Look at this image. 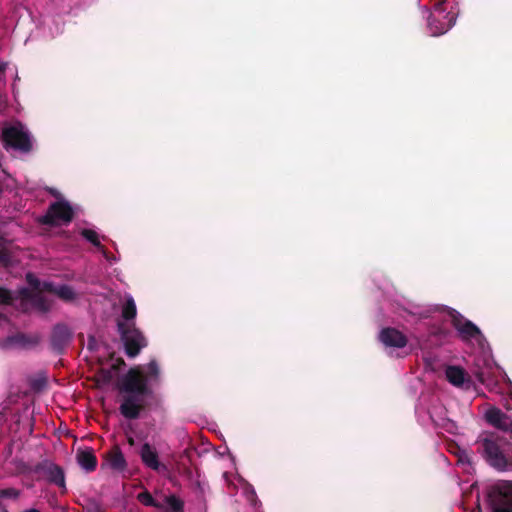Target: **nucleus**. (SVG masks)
<instances>
[{"instance_id": "f257e3e1", "label": "nucleus", "mask_w": 512, "mask_h": 512, "mask_svg": "<svg viewBox=\"0 0 512 512\" xmlns=\"http://www.w3.org/2000/svg\"><path fill=\"white\" fill-rule=\"evenodd\" d=\"M159 375L160 368L157 361L151 360L145 370L141 367H132L121 377L117 388L120 393L126 394L119 407L124 418L129 420L139 418L145 408L143 398L152 393L149 383L158 380Z\"/></svg>"}, {"instance_id": "f03ea898", "label": "nucleus", "mask_w": 512, "mask_h": 512, "mask_svg": "<svg viewBox=\"0 0 512 512\" xmlns=\"http://www.w3.org/2000/svg\"><path fill=\"white\" fill-rule=\"evenodd\" d=\"M477 452L497 471L512 467V443L497 433L482 434L476 441Z\"/></svg>"}, {"instance_id": "7ed1b4c3", "label": "nucleus", "mask_w": 512, "mask_h": 512, "mask_svg": "<svg viewBox=\"0 0 512 512\" xmlns=\"http://www.w3.org/2000/svg\"><path fill=\"white\" fill-rule=\"evenodd\" d=\"M117 329L124 345L125 354L128 357L135 358L148 345L146 337L135 326V323L118 322Z\"/></svg>"}, {"instance_id": "20e7f679", "label": "nucleus", "mask_w": 512, "mask_h": 512, "mask_svg": "<svg viewBox=\"0 0 512 512\" xmlns=\"http://www.w3.org/2000/svg\"><path fill=\"white\" fill-rule=\"evenodd\" d=\"M2 140L6 150L13 149L22 153H29L33 148L30 134L24 130L21 123L3 128Z\"/></svg>"}, {"instance_id": "39448f33", "label": "nucleus", "mask_w": 512, "mask_h": 512, "mask_svg": "<svg viewBox=\"0 0 512 512\" xmlns=\"http://www.w3.org/2000/svg\"><path fill=\"white\" fill-rule=\"evenodd\" d=\"M33 471L38 475V479H44L48 483L56 485L61 494L67 492L65 472L58 464L50 460H43L35 465Z\"/></svg>"}, {"instance_id": "423d86ee", "label": "nucleus", "mask_w": 512, "mask_h": 512, "mask_svg": "<svg viewBox=\"0 0 512 512\" xmlns=\"http://www.w3.org/2000/svg\"><path fill=\"white\" fill-rule=\"evenodd\" d=\"M74 211L66 201H56L50 204L46 213L39 218V223L47 226L68 224L73 220Z\"/></svg>"}, {"instance_id": "0eeeda50", "label": "nucleus", "mask_w": 512, "mask_h": 512, "mask_svg": "<svg viewBox=\"0 0 512 512\" xmlns=\"http://www.w3.org/2000/svg\"><path fill=\"white\" fill-rule=\"evenodd\" d=\"M451 324L458 332L459 337L463 341L475 339L479 341L484 338L481 330L470 320L466 319L462 314L456 310L450 312Z\"/></svg>"}, {"instance_id": "6e6552de", "label": "nucleus", "mask_w": 512, "mask_h": 512, "mask_svg": "<svg viewBox=\"0 0 512 512\" xmlns=\"http://www.w3.org/2000/svg\"><path fill=\"white\" fill-rule=\"evenodd\" d=\"M71 334L66 325L57 324L51 334V349L57 354H62L66 346L69 344Z\"/></svg>"}, {"instance_id": "1a4fd4ad", "label": "nucleus", "mask_w": 512, "mask_h": 512, "mask_svg": "<svg viewBox=\"0 0 512 512\" xmlns=\"http://www.w3.org/2000/svg\"><path fill=\"white\" fill-rule=\"evenodd\" d=\"M476 379L485 385L490 391H494L498 386L497 369L489 363L484 366H477L473 371Z\"/></svg>"}, {"instance_id": "9d476101", "label": "nucleus", "mask_w": 512, "mask_h": 512, "mask_svg": "<svg viewBox=\"0 0 512 512\" xmlns=\"http://www.w3.org/2000/svg\"><path fill=\"white\" fill-rule=\"evenodd\" d=\"M379 339L387 347L403 348L408 343L407 337L402 332L391 327L383 328Z\"/></svg>"}, {"instance_id": "9b49d317", "label": "nucleus", "mask_w": 512, "mask_h": 512, "mask_svg": "<svg viewBox=\"0 0 512 512\" xmlns=\"http://www.w3.org/2000/svg\"><path fill=\"white\" fill-rule=\"evenodd\" d=\"M105 464L112 470L122 472L127 467L126 459L118 445L113 446L104 455ZM104 465V463L102 464Z\"/></svg>"}, {"instance_id": "f8f14e48", "label": "nucleus", "mask_w": 512, "mask_h": 512, "mask_svg": "<svg viewBox=\"0 0 512 512\" xmlns=\"http://www.w3.org/2000/svg\"><path fill=\"white\" fill-rule=\"evenodd\" d=\"M493 512H512V483L499 489L498 498L493 504Z\"/></svg>"}, {"instance_id": "ddd939ff", "label": "nucleus", "mask_w": 512, "mask_h": 512, "mask_svg": "<svg viewBox=\"0 0 512 512\" xmlns=\"http://www.w3.org/2000/svg\"><path fill=\"white\" fill-rule=\"evenodd\" d=\"M139 455L146 467L154 471H158L160 469L161 464L158 453L149 443L146 442L142 445Z\"/></svg>"}, {"instance_id": "4468645a", "label": "nucleus", "mask_w": 512, "mask_h": 512, "mask_svg": "<svg viewBox=\"0 0 512 512\" xmlns=\"http://www.w3.org/2000/svg\"><path fill=\"white\" fill-rule=\"evenodd\" d=\"M42 289L45 292L57 295L61 300L66 302L73 301L76 298L73 288L69 285L56 287L52 282H43Z\"/></svg>"}, {"instance_id": "2eb2a0df", "label": "nucleus", "mask_w": 512, "mask_h": 512, "mask_svg": "<svg viewBox=\"0 0 512 512\" xmlns=\"http://www.w3.org/2000/svg\"><path fill=\"white\" fill-rule=\"evenodd\" d=\"M76 459L80 467L88 473L95 471L97 468V458L92 448L79 450Z\"/></svg>"}, {"instance_id": "dca6fc26", "label": "nucleus", "mask_w": 512, "mask_h": 512, "mask_svg": "<svg viewBox=\"0 0 512 512\" xmlns=\"http://www.w3.org/2000/svg\"><path fill=\"white\" fill-rule=\"evenodd\" d=\"M445 375L449 383L456 387H463L469 380L465 370L459 366H448Z\"/></svg>"}, {"instance_id": "f3484780", "label": "nucleus", "mask_w": 512, "mask_h": 512, "mask_svg": "<svg viewBox=\"0 0 512 512\" xmlns=\"http://www.w3.org/2000/svg\"><path fill=\"white\" fill-rule=\"evenodd\" d=\"M444 18L447 19V23H439L434 16H430L429 18V26L432 30L433 35H441L446 33L455 23V15L451 13H447Z\"/></svg>"}, {"instance_id": "a211bd4d", "label": "nucleus", "mask_w": 512, "mask_h": 512, "mask_svg": "<svg viewBox=\"0 0 512 512\" xmlns=\"http://www.w3.org/2000/svg\"><path fill=\"white\" fill-rule=\"evenodd\" d=\"M136 315H137V308H136L135 301L131 296H129L126 299V301L122 307L121 316L124 320L122 322L123 323H135L134 319L136 318Z\"/></svg>"}, {"instance_id": "6ab92c4d", "label": "nucleus", "mask_w": 512, "mask_h": 512, "mask_svg": "<svg viewBox=\"0 0 512 512\" xmlns=\"http://www.w3.org/2000/svg\"><path fill=\"white\" fill-rule=\"evenodd\" d=\"M164 509L165 512H184V502L174 494L165 496L164 498Z\"/></svg>"}, {"instance_id": "aec40b11", "label": "nucleus", "mask_w": 512, "mask_h": 512, "mask_svg": "<svg viewBox=\"0 0 512 512\" xmlns=\"http://www.w3.org/2000/svg\"><path fill=\"white\" fill-rule=\"evenodd\" d=\"M137 500L144 506L164 509V504L156 501L148 490H144L137 495Z\"/></svg>"}, {"instance_id": "412c9836", "label": "nucleus", "mask_w": 512, "mask_h": 512, "mask_svg": "<svg viewBox=\"0 0 512 512\" xmlns=\"http://www.w3.org/2000/svg\"><path fill=\"white\" fill-rule=\"evenodd\" d=\"M80 234L83 238H85L87 241H89L93 246H95L99 250H101L104 255H106L105 248L100 243L99 235L96 231H94L92 229H83Z\"/></svg>"}, {"instance_id": "4be33fe9", "label": "nucleus", "mask_w": 512, "mask_h": 512, "mask_svg": "<svg viewBox=\"0 0 512 512\" xmlns=\"http://www.w3.org/2000/svg\"><path fill=\"white\" fill-rule=\"evenodd\" d=\"M504 416L505 413L495 407L488 409L485 414L486 421L495 428H497Z\"/></svg>"}, {"instance_id": "5701e85b", "label": "nucleus", "mask_w": 512, "mask_h": 512, "mask_svg": "<svg viewBox=\"0 0 512 512\" xmlns=\"http://www.w3.org/2000/svg\"><path fill=\"white\" fill-rule=\"evenodd\" d=\"M31 304L41 312H48L51 309L50 301L41 295V292L37 293L35 297H33Z\"/></svg>"}, {"instance_id": "b1692460", "label": "nucleus", "mask_w": 512, "mask_h": 512, "mask_svg": "<svg viewBox=\"0 0 512 512\" xmlns=\"http://www.w3.org/2000/svg\"><path fill=\"white\" fill-rule=\"evenodd\" d=\"M26 281L37 293L45 292L42 289L43 283H41L40 280L33 273L29 272L26 274Z\"/></svg>"}, {"instance_id": "393cba45", "label": "nucleus", "mask_w": 512, "mask_h": 512, "mask_svg": "<svg viewBox=\"0 0 512 512\" xmlns=\"http://www.w3.org/2000/svg\"><path fill=\"white\" fill-rule=\"evenodd\" d=\"M497 429L510 434V436L512 437V418L505 414L500 424L497 426Z\"/></svg>"}, {"instance_id": "a878e982", "label": "nucleus", "mask_w": 512, "mask_h": 512, "mask_svg": "<svg viewBox=\"0 0 512 512\" xmlns=\"http://www.w3.org/2000/svg\"><path fill=\"white\" fill-rule=\"evenodd\" d=\"M13 301L11 292L3 287H0V305H10Z\"/></svg>"}, {"instance_id": "bb28decb", "label": "nucleus", "mask_w": 512, "mask_h": 512, "mask_svg": "<svg viewBox=\"0 0 512 512\" xmlns=\"http://www.w3.org/2000/svg\"><path fill=\"white\" fill-rule=\"evenodd\" d=\"M11 264V254L8 249L0 248V265L8 267Z\"/></svg>"}, {"instance_id": "cd10ccee", "label": "nucleus", "mask_w": 512, "mask_h": 512, "mask_svg": "<svg viewBox=\"0 0 512 512\" xmlns=\"http://www.w3.org/2000/svg\"><path fill=\"white\" fill-rule=\"evenodd\" d=\"M19 494V491L15 488L0 489V498L17 499L19 497Z\"/></svg>"}, {"instance_id": "c85d7f7f", "label": "nucleus", "mask_w": 512, "mask_h": 512, "mask_svg": "<svg viewBox=\"0 0 512 512\" xmlns=\"http://www.w3.org/2000/svg\"><path fill=\"white\" fill-rule=\"evenodd\" d=\"M98 378L103 384H108L112 381L113 375L111 370L101 369L98 373Z\"/></svg>"}, {"instance_id": "c756f323", "label": "nucleus", "mask_w": 512, "mask_h": 512, "mask_svg": "<svg viewBox=\"0 0 512 512\" xmlns=\"http://www.w3.org/2000/svg\"><path fill=\"white\" fill-rule=\"evenodd\" d=\"M19 294L23 300H27L31 303V301L33 300V297H35L37 292L34 290L31 291L28 288H22V289H20Z\"/></svg>"}, {"instance_id": "7c9ffc66", "label": "nucleus", "mask_w": 512, "mask_h": 512, "mask_svg": "<svg viewBox=\"0 0 512 512\" xmlns=\"http://www.w3.org/2000/svg\"><path fill=\"white\" fill-rule=\"evenodd\" d=\"M46 383L47 380L45 377L37 378L31 382V387L32 389L39 391L46 385Z\"/></svg>"}, {"instance_id": "2f4dec72", "label": "nucleus", "mask_w": 512, "mask_h": 512, "mask_svg": "<svg viewBox=\"0 0 512 512\" xmlns=\"http://www.w3.org/2000/svg\"><path fill=\"white\" fill-rule=\"evenodd\" d=\"M126 365L125 361L123 358L119 357L116 359L115 363L112 365V369L117 371L119 369H121L122 367H124Z\"/></svg>"}, {"instance_id": "473e14b6", "label": "nucleus", "mask_w": 512, "mask_h": 512, "mask_svg": "<svg viewBox=\"0 0 512 512\" xmlns=\"http://www.w3.org/2000/svg\"><path fill=\"white\" fill-rule=\"evenodd\" d=\"M24 512H40V511L36 508H31V509L25 510Z\"/></svg>"}, {"instance_id": "72a5a7b5", "label": "nucleus", "mask_w": 512, "mask_h": 512, "mask_svg": "<svg viewBox=\"0 0 512 512\" xmlns=\"http://www.w3.org/2000/svg\"><path fill=\"white\" fill-rule=\"evenodd\" d=\"M128 442H129V444L133 445V444H134V439L130 437V438L128 439Z\"/></svg>"}]
</instances>
